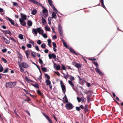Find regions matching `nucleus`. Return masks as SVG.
<instances>
[{"mask_svg": "<svg viewBox=\"0 0 123 123\" xmlns=\"http://www.w3.org/2000/svg\"><path fill=\"white\" fill-rule=\"evenodd\" d=\"M16 84V82H6V86L7 88H12L14 87Z\"/></svg>", "mask_w": 123, "mask_h": 123, "instance_id": "f257e3e1", "label": "nucleus"}, {"mask_svg": "<svg viewBox=\"0 0 123 123\" xmlns=\"http://www.w3.org/2000/svg\"><path fill=\"white\" fill-rule=\"evenodd\" d=\"M32 31L36 35L37 34V32L40 34L43 33V30L39 27L37 28L36 29L33 28Z\"/></svg>", "mask_w": 123, "mask_h": 123, "instance_id": "f03ea898", "label": "nucleus"}, {"mask_svg": "<svg viewBox=\"0 0 123 123\" xmlns=\"http://www.w3.org/2000/svg\"><path fill=\"white\" fill-rule=\"evenodd\" d=\"M65 107L68 110L72 109L74 107L72 104L70 103L67 104L65 105Z\"/></svg>", "mask_w": 123, "mask_h": 123, "instance_id": "7ed1b4c3", "label": "nucleus"}, {"mask_svg": "<svg viewBox=\"0 0 123 123\" xmlns=\"http://www.w3.org/2000/svg\"><path fill=\"white\" fill-rule=\"evenodd\" d=\"M60 83L63 92L65 94L66 92V86L62 80L60 81Z\"/></svg>", "mask_w": 123, "mask_h": 123, "instance_id": "20e7f679", "label": "nucleus"}, {"mask_svg": "<svg viewBox=\"0 0 123 123\" xmlns=\"http://www.w3.org/2000/svg\"><path fill=\"white\" fill-rule=\"evenodd\" d=\"M18 64H20L24 68H27L29 67V65L25 62H22V63L18 62Z\"/></svg>", "mask_w": 123, "mask_h": 123, "instance_id": "39448f33", "label": "nucleus"}, {"mask_svg": "<svg viewBox=\"0 0 123 123\" xmlns=\"http://www.w3.org/2000/svg\"><path fill=\"white\" fill-rule=\"evenodd\" d=\"M30 2H31L32 3H34L35 4H36L37 5H39L40 6H41L43 8H44V7H43V6H42V5L40 4V3H39V2H38L36 0H28Z\"/></svg>", "mask_w": 123, "mask_h": 123, "instance_id": "423d86ee", "label": "nucleus"}, {"mask_svg": "<svg viewBox=\"0 0 123 123\" xmlns=\"http://www.w3.org/2000/svg\"><path fill=\"white\" fill-rule=\"evenodd\" d=\"M43 15L42 14V15H43L44 17H46L48 14V11L47 9L46 8L44 9L43 10Z\"/></svg>", "mask_w": 123, "mask_h": 123, "instance_id": "0eeeda50", "label": "nucleus"}, {"mask_svg": "<svg viewBox=\"0 0 123 123\" xmlns=\"http://www.w3.org/2000/svg\"><path fill=\"white\" fill-rule=\"evenodd\" d=\"M70 52L72 53L75 54L76 55H78L79 54H80L79 53H76L74 50V49L72 48L69 47L68 48Z\"/></svg>", "mask_w": 123, "mask_h": 123, "instance_id": "6e6552de", "label": "nucleus"}, {"mask_svg": "<svg viewBox=\"0 0 123 123\" xmlns=\"http://www.w3.org/2000/svg\"><path fill=\"white\" fill-rule=\"evenodd\" d=\"M24 20L21 18H20L19 19V21L21 24L22 26L26 27V22Z\"/></svg>", "mask_w": 123, "mask_h": 123, "instance_id": "1a4fd4ad", "label": "nucleus"}, {"mask_svg": "<svg viewBox=\"0 0 123 123\" xmlns=\"http://www.w3.org/2000/svg\"><path fill=\"white\" fill-rule=\"evenodd\" d=\"M43 116L45 117L48 120L50 123H53L52 121L49 117L47 115L45 114L44 113H43Z\"/></svg>", "mask_w": 123, "mask_h": 123, "instance_id": "9d476101", "label": "nucleus"}, {"mask_svg": "<svg viewBox=\"0 0 123 123\" xmlns=\"http://www.w3.org/2000/svg\"><path fill=\"white\" fill-rule=\"evenodd\" d=\"M1 31L4 34H8L9 35L11 36L12 35V33L9 30H1Z\"/></svg>", "mask_w": 123, "mask_h": 123, "instance_id": "9b49d317", "label": "nucleus"}, {"mask_svg": "<svg viewBox=\"0 0 123 123\" xmlns=\"http://www.w3.org/2000/svg\"><path fill=\"white\" fill-rule=\"evenodd\" d=\"M95 70L96 71V72L98 73L99 74V75H104V74L102 73V72L101 71L97 68H95Z\"/></svg>", "mask_w": 123, "mask_h": 123, "instance_id": "f8f14e48", "label": "nucleus"}, {"mask_svg": "<svg viewBox=\"0 0 123 123\" xmlns=\"http://www.w3.org/2000/svg\"><path fill=\"white\" fill-rule=\"evenodd\" d=\"M20 15L22 19L25 20H26V16L25 15L23 14L22 13H21Z\"/></svg>", "mask_w": 123, "mask_h": 123, "instance_id": "ddd939ff", "label": "nucleus"}, {"mask_svg": "<svg viewBox=\"0 0 123 123\" xmlns=\"http://www.w3.org/2000/svg\"><path fill=\"white\" fill-rule=\"evenodd\" d=\"M57 65V64H55V65L54 66V68H55L56 70H58L60 69V66L59 65Z\"/></svg>", "mask_w": 123, "mask_h": 123, "instance_id": "4468645a", "label": "nucleus"}, {"mask_svg": "<svg viewBox=\"0 0 123 123\" xmlns=\"http://www.w3.org/2000/svg\"><path fill=\"white\" fill-rule=\"evenodd\" d=\"M25 53L26 55V56L27 58H29L30 52L29 50H27L25 52Z\"/></svg>", "mask_w": 123, "mask_h": 123, "instance_id": "2eb2a0df", "label": "nucleus"}, {"mask_svg": "<svg viewBox=\"0 0 123 123\" xmlns=\"http://www.w3.org/2000/svg\"><path fill=\"white\" fill-rule=\"evenodd\" d=\"M52 18H56V14L54 12H53L52 13V17H51Z\"/></svg>", "mask_w": 123, "mask_h": 123, "instance_id": "dca6fc26", "label": "nucleus"}, {"mask_svg": "<svg viewBox=\"0 0 123 123\" xmlns=\"http://www.w3.org/2000/svg\"><path fill=\"white\" fill-rule=\"evenodd\" d=\"M8 19L9 22L11 23V24L13 25H14V21L10 18H8Z\"/></svg>", "mask_w": 123, "mask_h": 123, "instance_id": "f3484780", "label": "nucleus"}, {"mask_svg": "<svg viewBox=\"0 0 123 123\" xmlns=\"http://www.w3.org/2000/svg\"><path fill=\"white\" fill-rule=\"evenodd\" d=\"M28 25L30 26H31L32 25V23L31 21L28 20L27 21Z\"/></svg>", "mask_w": 123, "mask_h": 123, "instance_id": "a211bd4d", "label": "nucleus"}, {"mask_svg": "<svg viewBox=\"0 0 123 123\" xmlns=\"http://www.w3.org/2000/svg\"><path fill=\"white\" fill-rule=\"evenodd\" d=\"M37 92L39 95L41 96L42 97H43V93L41 92L39 90L37 91Z\"/></svg>", "mask_w": 123, "mask_h": 123, "instance_id": "6ab92c4d", "label": "nucleus"}, {"mask_svg": "<svg viewBox=\"0 0 123 123\" xmlns=\"http://www.w3.org/2000/svg\"><path fill=\"white\" fill-rule=\"evenodd\" d=\"M65 96L63 98V99L64 100V98H65V102H64L65 103H68V98L67 97L66 95H65Z\"/></svg>", "mask_w": 123, "mask_h": 123, "instance_id": "aec40b11", "label": "nucleus"}, {"mask_svg": "<svg viewBox=\"0 0 123 123\" xmlns=\"http://www.w3.org/2000/svg\"><path fill=\"white\" fill-rule=\"evenodd\" d=\"M102 6L104 8H105V7L104 4L103 0H99Z\"/></svg>", "mask_w": 123, "mask_h": 123, "instance_id": "412c9836", "label": "nucleus"}, {"mask_svg": "<svg viewBox=\"0 0 123 123\" xmlns=\"http://www.w3.org/2000/svg\"><path fill=\"white\" fill-rule=\"evenodd\" d=\"M68 82L69 84L72 87H74V85L72 82L71 80H68Z\"/></svg>", "mask_w": 123, "mask_h": 123, "instance_id": "4be33fe9", "label": "nucleus"}, {"mask_svg": "<svg viewBox=\"0 0 123 123\" xmlns=\"http://www.w3.org/2000/svg\"><path fill=\"white\" fill-rule=\"evenodd\" d=\"M31 55L33 57H35L36 56L37 54V53L35 52H32L31 53Z\"/></svg>", "mask_w": 123, "mask_h": 123, "instance_id": "5701e85b", "label": "nucleus"}, {"mask_svg": "<svg viewBox=\"0 0 123 123\" xmlns=\"http://www.w3.org/2000/svg\"><path fill=\"white\" fill-rule=\"evenodd\" d=\"M45 82L46 83V85H49L51 84V82L49 80H46Z\"/></svg>", "mask_w": 123, "mask_h": 123, "instance_id": "b1692460", "label": "nucleus"}, {"mask_svg": "<svg viewBox=\"0 0 123 123\" xmlns=\"http://www.w3.org/2000/svg\"><path fill=\"white\" fill-rule=\"evenodd\" d=\"M63 74V75L64 77H63L66 80H67V79L68 78V76H69V75L67 74V75H66L64 73H62Z\"/></svg>", "mask_w": 123, "mask_h": 123, "instance_id": "393cba45", "label": "nucleus"}, {"mask_svg": "<svg viewBox=\"0 0 123 123\" xmlns=\"http://www.w3.org/2000/svg\"><path fill=\"white\" fill-rule=\"evenodd\" d=\"M19 68L20 69V71L22 72H23L24 71V69L22 68V66L20 64H18Z\"/></svg>", "mask_w": 123, "mask_h": 123, "instance_id": "a878e982", "label": "nucleus"}, {"mask_svg": "<svg viewBox=\"0 0 123 123\" xmlns=\"http://www.w3.org/2000/svg\"><path fill=\"white\" fill-rule=\"evenodd\" d=\"M32 85L35 87L38 88H39V85L38 84H32Z\"/></svg>", "mask_w": 123, "mask_h": 123, "instance_id": "bb28decb", "label": "nucleus"}, {"mask_svg": "<svg viewBox=\"0 0 123 123\" xmlns=\"http://www.w3.org/2000/svg\"><path fill=\"white\" fill-rule=\"evenodd\" d=\"M62 42H63V45H64V46L66 48H68V46L67 45V44L63 40H62Z\"/></svg>", "mask_w": 123, "mask_h": 123, "instance_id": "cd10ccee", "label": "nucleus"}, {"mask_svg": "<svg viewBox=\"0 0 123 123\" xmlns=\"http://www.w3.org/2000/svg\"><path fill=\"white\" fill-rule=\"evenodd\" d=\"M48 2L49 3V5L52 7V5H53V4H52V0H48Z\"/></svg>", "mask_w": 123, "mask_h": 123, "instance_id": "c85d7f7f", "label": "nucleus"}, {"mask_svg": "<svg viewBox=\"0 0 123 123\" xmlns=\"http://www.w3.org/2000/svg\"><path fill=\"white\" fill-rule=\"evenodd\" d=\"M37 12V10L36 9H34L32 10V12L31 14L33 15H35Z\"/></svg>", "mask_w": 123, "mask_h": 123, "instance_id": "c756f323", "label": "nucleus"}, {"mask_svg": "<svg viewBox=\"0 0 123 123\" xmlns=\"http://www.w3.org/2000/svg\"><path fill=\"white\" fill-rule=\"evenodd\" d=\"M91 96L90 95H88L87 96V102H88L89 103V101L91 100L90 97Z\"/></svg>", "mask_w": 123, "mask_h": 123, "instance_id": "7c9ffc66", "label": "nucleus"}, {"mask_svg": "<svg viewBox=\"0 0 123 123\" xmlns=\"http://www.w3.org/2000/svg\"><path fill=\"white\" fill-rule=\"evenodd\" d=\"M44 75L45 77L47 78V80H49L50 79V76L49 75L47 74H45Z\"/></svg>", "mask_w": 123, "mask_h": 123, "instance_id": "2f4dec72", "label": "nucleus"}, {"mask_svg": "<svg viewBox=\"0 0 123 123\" xmlns=\"http://www.w3.org/2000/svg\"><path fill=\"white\" fill-rule=\"evenodd\" d=\"M75 66L76 68H78L81 66V65L79 63H76L75 65Z\"/></svg>", "mask_w": 123, "mask_h": 123, "instance_id": "473e14b6", "label": "nucleus"}, {"mask_svg": "<svg viewBox=\"0 0 123 123\" xmlns=\"http://www.w3.org/2000/svg\"><path fill=\"white\" fill-rule=\"evenodd\" d=\"M18 37L21 39L23 40L24 39L23 35L22 34H20L18 36Z\"/></svg>", "mask_w": 123, "mask_h": 123, "instance_id": "72a5a7b5", "label": "nucleus"}, {"mask_svg": "<svg viewBox=\"0 0 123 123\" xmlns=\"http://www.w3.org/2000/svg\"><path fill=\"white\" fill-rule=\"evenodd\" d=\"M41 46L42 48L45 49L46 47V45H45V44L44 43H43L41 45Z\"/></svg>", "mask_w": 123, "mask_h": 123, "instance_id": "f704fd0d", "label": "nucleus"}, {"mask_svg": "<svg viewBox=\"0 0 123 123\" xmlns=\"http://www.w3.org/2000/svg\"><path fill=\"white\" fill-rule=\"evenodd\" d=\"M92 63H93L95 65L96 67H98V64L97 63V62H96L95 61H93L92 62Z\"/></svg>", "mask_w": 123, "mask_h": 123, "instance_id": "c9c22d12", "label": "nucleus"}, {"mask_svg": "<svg viewBox=\"0 0 123 123\" xmlns=\"http://www.w3.org/2000/svg\"><path fill=\"white\" fill-rule=\"evenodd\" d=\"M58 29L59 31H62V27L61 25H59V26Z\"/></svg>", "mask_w": 123, "mask_h": 123, "instance_id": "e433bc0d", "label": "nucleus"}, {"mask_svg": "<svg viewBox=\"0 0 123 123\" xmlns=\"http://www.w3.org/2000/svg\"><path fill=\"white\" fill-rule=\"evenodd\" d=\"M5 42L6 44H8L10 43L9 40L7 39L6 38L5 40Z\"/></svg>", "mask_w": 123, "mask_h": 123, "instance_id": "4c0bfd02", "label": "nucleus"}, {"mask_svg": "<svg viewBox=\"0 0 123 123\" xmlns=\"http://www.w3.org/2000/svg\"><path fill=\"white\" fill-rule=\"evenodd\" d=\"M3 68L1 65V64H0V72H2L3 70Z\"/></svg>", "mask_w": 123, "mask_h": 123, "instance_id": "58836bf2", "label": "nucleus"}, {"mask_svg": "<svg viewBox=\"0 0 123 123\" xmlns=\"http://www.w3.org/2000/svg\"><path fill=\"white\" fill-rule=\"evenodd\" d=\"M42 23H46V20L43 18V17H42Z\"/></svg>", "mask_w": 123, "mask_h": 123, "instance_id": "ea45409f", "label": "nucleus"}, {"mask_svg": "<svg viewBox=\"0 0 123 123\" xmlns=\"http://www.w3.org/2000/svg\"><path fill=\"white\" fill-rule=\"evenodd\" d=\"M69 76L70 77V80L71 81L73 80H74L75 78H74V77H73L71 75H69Z\"/></svg>", "mask_w": 123, "mask_h": 123, "instance_id": "a19ab883", "label": "nucleus"}, {"mask_svg": "<svg viewBox=\"0 0 123 123\" xmlns=\"http://www.w3.org/2000/svg\"><path fill=\"white\" fill-rule=\"evenodd\" d=\"M13 5L14 6H18V5L17 3L16 2H13Z\"/></svg>", "mask_w": 123, "mask_h": 123, "instance_id": "79ce46f5", "label": "nucleus"}, {"mask_svg": "<svg viewBox=\"0 0 123 123\" xmlns=\"http://www.w3.org/2000/svg\"><path fill=\"white\" fill-rule=\"evenodd\" d=\"M42 71L44 72H46L47 71V69L44 67H43L42 68Z\"/></svg>", "mask_w": 123, "mask_h": 123, "instance_id": "37998d69", "label": "nucleus"}, {"mask_svg": "<svg viewBox=\"0 0 123 123\" xmlns=\"http://www.w3.org/2000/svg\"><path fill=\"white\" fill-rule=\"evenodd\" d=\"M77 98L78 101L79 102H80L81 101V99L79 97H77Z\"/></svg>", "mask_w": 123, "mask_h": 123, "instance_id": "c03bdc74", "label": "nucleus"}, {"mask_svg": "<svg viewBox=\"0 0 123 123\" xmlns=\"http://www.w3.org/2000/svg\"><path fill=\"white\" fill-rule=\"evenodd\" d=\"M59 33L60 35L61 36L63 37V34L62 31H59Z\"/></svg>", "mask_w": 123, "mask_h": 123, "instance_id": "a18cd8bd", "label": "nucleus"}, {"mask_svg": "<svg viewBox=\"0 0 123 123\" xmlns=\"http://www.w3.org/2000/svg\"><path fill=\"white\" fill-rule=\"evenodd\" d=\"M2 60L4 63H7V61L6 59L4 58H2Z\"/></svg>", "mask_w": 123, "mask_h": 123, "instance_id": "49530a36", "label": "nucleus"}, {"mask_svg": "<svg viewBox=\"0 0 123 123\" xmlns=\"http://www.w3.org/2000/svg\"><path fill=\"white\" fill-rule=\"evenodd\" d=\"M45 30L48 31H49L50 30V28L47 27L45 26Z\"/></svg>", "mask_w": 123, "mask_h": 123, "instance_id": "de8ad7c7", "label": "nucleus"}, {"mask_svg": "<svg viewBox=\"0 0 123 123\" xmlns=\"http://www.w3.org/2000/svg\"><path fill=\"white\" fill-rule=\"evenodd\" d=\"M7 51V49H4L2 50V52L3 53H5Z\"/></svg>", "mask_w": 123, "mask_h": 123, "instance_id": "09e8293b", "label": "nucleus"}, {"mask_svg": "<svg viewBox=\"0 0 123 123\" xmlns=\"http://www.w3.org/2000/svg\"><path fill=\"white\" fill-rule=\"evenodd\" d=\"M76 109L77 111H79L81 109L80 108V107H76Z\"/></svg>", "mask_w": 123, "mask_h": 123, "instance_id": "8fccbe9b", "label": "nucleus"}, {"mask_svg": "<svg viewBox=\"0 0 123 123\" xmlns=\"http://www.w3.org/2000/svg\"><path fill=\"white\" fill-rule=\"evenodd\" d=\"M26 46L28 48H31V45L30 44H27Z\"/></svg>", "mask_w": 123, "mask_h": 123, "instance_id": "3c124183", "label": "nucleus"}, {"mask_svg": "<svg viewBox=\"0 0 123 123\" xmlns=\"http://www.w3.org/2000/svg\"><path fill=\"white\" fill-rule=\"evenodd\" d=\"M25 79L26 81H32L30 79H28V78L26 77L25 78Z\"/></svg>", "mask_w": 123, "mask_h": 123, "instance_id": "603ef678", "label": "nucleus"}, {"mask_svg": "<svg viewBox=\"0 0 123 123\" xmlns=\"http://www.w3.org/2000/svg\"><path fill=\"white\" fill-rule=\"evenodd\" d=\"M52 57L53 58V59H54L56 58V55L54 53H52Z\"/></svg>", "mask_w": 123, "mask_h": 123, "instance_id": "864d4df0", "label": "nucleus"}, {"mask_svg": "<svg viewBox=\"0 0 123 123\" xmlns=\"http://www.w3.org/2000/svg\"><path fill=\"white\" fill-rule=\"evenodd\" d=\"M8 68H6L4 70L3 73H7L8 72Z\"/></svg>", "mask_w": 123, "mask_h": 123, "instance_id": "5fc2aeb1", "label": "nucleus"}, {"mask_svg": "<svg viewBox=\"0 0 123 123\" xmlns=\"http://www.w3.org/2000/svg\"><path fill=\"white\" fill-rule=\"evenodd\" d=\"M39 62L40 64H41L43 63V62L42 60V59L40 58L39 59Z\"/></svg>", "mask_w": 123, "mask_h": 123, "instance_id": "6e6d98bb", "label": "nucleus"}, {"mask_svg": "<svg viewBox=\"0 0 123 123\" xmlns=\"http://www.w3.org/2000/svg\"><path fill=\"white\" fill-rule=\"evenodd\" d=\"M14 113H15V114L16 115V116H17L18 117H19V116L18 115L17 113V111H16V109H15L14 111Z\"/></svg>", "mask_w": 123, "mask_h": 123, "instance_id": "4d7b16f0", "label": "nucleus"}, {"mask_svg": "<svg viewBox=\"0 0 123 123\" xmlns=\"http://www.w3.org/2000/svg\"><path fill=\"white\" fill-rule=\"evenodd\" d=\"M52 54H49L48 56L49 57V59H52Z\"/></svg>", "mask_w": 123, "mask_h": 123, "instance_id": "13d9d810", "label": "nucleus"}, {"mask_svg": "<svg viewBox=\"0 0 123 123\" xmlns=\"http://www.w3.org/2000/svg\"><path fill=\"white\" fill-rule=\"evenodd\" d=\"M54 72L56 73V74L59 76L60 75V74L59 73L58 71L57 72Z\"/></svg>", "mask_w": 123, "mask_h": 123, "instance_id": "bf43d9fd", "label": "nucleus"}, {"mask_svg": "<svg viewBox=\"0 0 123 123\" xmlns=\"http://www.w3.org/2000/svg\"><path fill=\"white\" fill-rule=\"evenodd\" d=\"M35 49H36L38 51H39V49L38 46L37 45H36L35 46Z\"/></svg>", "mask_w": 123, "mask_h": 123, "instance_id": "052dcab7", "label": "nucleus"}, {"mask_svg": "<svg viewBox=\"0 0 123 123\" xmlns=\"http://www.w3.org/2000/svg\"><path fill=\"white\" fill-rule=\"evenodd\" d=\"M52 44L53 45V46L54 48H55L56 47V43H55L54 42H53Z\"/></svg>", "mask_w": 123, "mask_h": 123, "instance_id": "680f3d73", "label": "nucleus"}, {"mask_svg": "<svg viewBox=\"0 0 123 123\" xmlns=\"http://www.w3.org/2000/svg\"><path fill=\"white\" fill-rule=\"evenodd\" d=\"M37 43L38 44L40 45L42 43L41 42V41L40 40H39L37 41Z\"/></svg>", "mask_w": 123, "mask_h": 123, "instance_id": "e2e57ef3", "label": "nucleus"}, {"mask_svg": "<svg viewBox=\"0 0 123 123\" xmlns=\"http://www.w3.org/2000/svg\"><path fill=\"white\" fill-rule=\"evenodd\" d=\"M43 37L45 38H46L47 37V36L45 34H43Z\"/></svg>", "mask_w": 123, "mask_h": 123, "instance_id": "0e129e2a", "label": "nucleus"}, {"mask_svg": "<svg viewBox=\"0 0 123 123\" xmlns=\"http://www.w3.org/2000/svg\"><path fill=\"white\" fill-rule=\"evenodd\" d=\"M84 111H85V113H86L89 111V110H88V108H84Z\"/></svg>", "mask_w": 123, "mask_h": 123, "instance_id": "69168bd1", "label": "nucleus"}, {"mask_svg": "<svg viewBox=\"0 0 123 123\" xmlns=\"http://www.w3.org/2000/svg\"><path fill=\"white\" fill-rule=\"evenodd\" d=\"M10 39L11 40H12L14 42H16V40H15V39L12 37H10Z\"/></svg>", "mask_w": 123, "mask_h": 123, "instance_id": "338daca9", "label": "nucleus"}, {"mask_svg": "<svg viewBox=\"0 0 123 123\" xmlns=\"http://www.w3.org/2000/svg\"><path fill=\"white\" fill-rule=\"evenodd\" d=\"M86 82L87 83V86L88 87H90L91 86L90 84L87 81H86Z\"/></svg>", "mask_w": 123, "mask_h": 123, "instance_id": "774afa93", "label": "nucleus"}]
</instances>
